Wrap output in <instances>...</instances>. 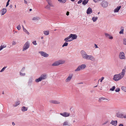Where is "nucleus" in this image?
Instances as JSON below:
<instances>
[{
  "label": "nucleus",
  "mask_w": 126,
  "mask_h": 126,
  "mask_svg": "<svg viewBox=\"0 0 126 126\" xmlns=\"http://www.w3.org/2000/svg\"><path fill=\"white\" fill-rule=\"evenodd\" d=\"M125 73V69H123L121 73L114 76L113 79L116 81H117L121 79L124 77Z\"/></svg>",
  "instance_id": "obj_1"
},
{
  "label": "nucleus",
  "mask_w": 126,
  "mask_h": 126,
  "mask_svg": "<svg viewBox=\"0 0 126 126\" xmlns=\"http://www.w3.org/2000/svg\"><path fill=\"white\" fill-rule=\"evenodd\" d=\"M30 46V43L28 41H27L24 45L22 49V51H24L27 49Z\"/></svg>",
  "instance_id": "obj_2"
},
{
  "label": "nucleus",
  "mask_w": 126,
  "mask_h": 126,
  "mask_svg": "<svg viewBox=\"0 0 126 126\" xmlns=\"http://www.w3.org/2000/svg\"><path fill=\"white\" fill-rule=\"evenodd\" d=\"M48 4L45 7V8L48 10L50 9V6H53V5L51 3V0H46Z\"/></svg>",
  "instance_id": "obj_3"
},
{
  "label": "nucleus",
  "mask_w": 126,
  "mask_h": 126,
  "mask_svg": "<svg viewBox=\"0 0 126 126\" xmlns=\"http://www.w3.org/2000/svg\"><path fill=\"white\" fill-rule=\"evenodd\" d=\"M65 62L64 61L60 60L56 61L53 63L52 65L53 66H54L59 65L60 64L63 63Z\"/></svg>",
  "instance_id": "obj_4"
},
{
  "label": "nucleus",
  "mask_w": 126,
  "mask_h": 126,
  "mask_svg": "<svg viewBox=\"0 0 126 126\" xmlns=\"http://www.w3.org/2000/svg\"><path fill=\"white\" fill-rule=\"evenodd\" d=\"M116 116L118 118H126V114L124 115L120 112H118L116 113Z\"/></svg>",
  "instance_id": "obj_5"
},
{
  "label": "nucleus",
  "mask_w": 126,
  "mask_h": 126,
  "mask_svg": "<svg viewBox=\"0 0 126 126\" xmlns=\"http://www.w3.org/2000/svg\"><path fill=\"white\" fill-rule=\"evenodd\" d=\"M86 67V65L85 64H82L81 65L79 66L77 69L75 70V71H78L81 69H84Z\"/></svg>",
  "instance_id": "obj_6"
},
{
  "label": "nucleus",
  "mask_w": 126,
  "mask_h": 126,
  "mask_svg": "<svg viewBox=\"0 0 126 126\" xmlns=\"http://www.w3.org/2000/svg\"><path fill=\"white\" fill-rule=\"evenodd\" d=\"M80 53L82 58L83 59H86L88 55L87 54L85 51L84 50H82L81 51Z\"/></svg>",
  "instance_id": "obj_7"
},
{
  "label": "nucleus",
  "mask_w": 126,
  "mask_h": 126,
  "mask_svg": "<svg viewBox=\"0 0 126 126\" xmlns=\"http://www.w3.org/2000/svg\"><path fill=\"white\" fill-rule=\"evenodd\" d=\"M119 58L121 59H125L126 58L124 53L122 51L120 52L119 55Z\"/></svg>",
  "instance_id": "obj_8"
},
{
  "label": "nucleus",
  "mask_w": 126,
  "mask_h": 126,
  "mask_svg": "<svg viewBox=\"0 0 126 126\" xmlns=\"http://www.w3.org/2000/svg\"><path fill=\"white\" fill-rule=\"evenodd\" d=\"M73 75V74H69L68 77L65 80V82H68L70 81L71 79L72 78Z\"/></svg>",
  "instance_id": "obj_9"
},
{
  "label": "nucleus",
  "mask_w": 126,
  "mask_h": 126,
  "mask_svg": "<svg viewBox=\"0 0 126 126\" xmlns=\"http://www.w3.org/2000/svg\"><path fill=\"white\" fill-rule=\"evenodd\" d=\"M41 55L45 57H47L49 55L43 51H39L38 52Z\"/></svg>",
  "instance_id": "obj_10"
},
{
  "label": "nucleus",
  "mask_w": 126,
  "mask_h": 126,
  "mask_svg": "<svg viewBox=\"0 0 126 126\" xmlns=\"http://www.w3.org/2000/svg\"><path fill=\"white\" fill-rule=\"evenodd\" d=\"M109 101V99L106 98L104 97H101L99 98L98 101L100 102L103 101L104 102H107Z\"/></svg>",
  "instance_id": "obj_11"
},
{
  "label": "nucleus",
  "mask_w": 126,
  "mask_h": 126,
  "mask_svg": "<svg viewBox=\"0 0 126 126\" xmlns=\"http://www.w3.org/2000/svg\"><path fill=\"white\" fill-rule=\"evenodd\" d=\"M101 6L103 8H106L108 5V3L106 1L104 0L101 4Z\"/></svg>",
  "instance_id": "obj_12"
},
{
  "label": "nucleus",
  "mask_w": 126,
  "mask_h": 126,
  "mask_svg": "<svg viewBox=\"0 0 126 126\" xmlns=\"http://www.w3.org/2000/svg\"><path fill=\"white\" fill-rule=\"evenodd\" d=\"M86 60H90L92 61H94L95 60V59L93 56L88 55Z\"/></svg>",
  "instance_id": "obj_13"
},
{
  "label": "nucleus",
  "mask_w": 126,
  "mask_h": 126,
  "mask_svg": "<svg viewBox=\"0 0 126 126\" xmlns=\"http://www.w3.org/2000/svg\"><path fill=\"white\" fill-rule=\"evenodd\" d=\"M60 114L64 117H67L69 116L70 113L67 112H64L63 113H60Z\"/></svg>",
  "instance_id": "obj_14"
},
{
  "label": "nucleus",
  "mask_w": 126,
  "mask_h": 126,
  "mask_svg": "<svg viewBox=\"0 0 126 126\" xmlns=\"http://www.w3.org/2000/svg\"><path fill=\"white\" fill-rule=\"evenodd\" d=\"M70 37L72 38V39L74 40L76 39L77 37V36L75 34H71L69 36Z\"/></svg>",
  "instance_id": "obj_15"
},
{
  "label": "nucleus",
  "mask_w": 126,
  "mask_h": 126,
  "mask_svg": "<svg viewBox=\"0 0 126 126\" xmlns=\"http://www.w3.org/2000/svg\"><path fill=\"white\" fill-rule=\"evenodd\" d=\"M50 102L55 104H59L60 102L56 100H51L49 101Z\"/></svg>",
  "instance_id": "obj_16"
},
{
  "label": "nucleus",
  "mask_w": 126,
  "mask_h": 126,
  "mask_svg": "<svg viewBox=\"0 0 126 126\" xmlns=\"http://www.w3.org/2000/svg\"><path fill=\"white\" fill-rule=\"evenodd\" d=\"M41 80L45 79L47 78V75L45 74H42L40 77Z\"/></svg>",
  "instance_id": "obj_17"
},
{
  "label": "nucleus",
  "mask_w": 126,
  "mask_h": 126,
  "mask_svg": "<svg viewBox=\"0 0 126 126\" xmlns=\"http://www.w3.org/2000/svg\"><path fill=\"white\" fill-rule=\"evenodd\" d=\"M117 121H113L112 120L110 123V124L114 126H116L117 125Z\"/></svg>",
  "instance_id": "obj_18"
},
{
  "label": "nucleus",
  "mask_w": 126,
  "mask_h": 126,
  "mask_svg": "<svg viewBox=\"0 0 126 126\" xmlns=\"http://www.w3.org/2000/svg\"><path fill=\"white\" fill-rule=\"evenodd\" d=\"M71 38L70 37V36H69L68 37H67L65 38L64 39V41H65L66 42H70V41H72V40H73L72 39H69Z\"/></svg>",
  "instance_id": "obj_19"
},
{
  "label": "nucleus",
  "mask_w": 126,
  "mask_h": 126,
  "mask_svg": "<svg viewBox=\"0 0 126 126\" xmlns=\"http://www.w3.org/2000/svg\"><path fill=\"white\" fill-rule=\"evenodd\" d=\"M92 12V9L90 7H89L87 11V14H90Z\"/></svg>",
  "instance_id": "obj_20"
},
{
  "label": "nucleus",
  "mask_w": 126,
  "mask_h": 126,
  "mask_svg": "<svg viewBox=\"0 0 126 126\" xmlns=\"http://www.w3.org/2000/svg\"><path fill=\"white\" fill-rule=\"evenodd\" d=\"M63 125L64 126H71L72 125L71 124L69 123L67 121L64 122L63 123Z\"/></svg>",
  "instance_id": "obj_21"
},
{
  "label": "nucleus",
  "mask_w": 126,
  "mask_h": 126,
  "mask_svg": "<svg viewBox=\"0 0 126 126\" xmlns=\"http://www.w3.org/2000/svg\"><path fill=\"white\" fill-rule=\"evenodd\" d=\"M33 79L32 78H30L29 80L28 83L29 85L31 86L32 83V82Z\"/></svg>",
  "instance_id": "obj_22"
},
{
  "label": "nucleus",
  "mask_w": 126,
  "mask_h": 126,
  "mask_svg": "<svg viewBox=\"0 0 126 126\" xmlns=\"http://www.w3.org/2000/svg\"><path fill=\"white\" fill-rule=\"evenodd\" d=\"M121 8V6H118L114 10V13L118 12L119 10Z\"/></svg>",
  "instance_id": "obj_23"
},
{
  "label": "nucleus",
  "mask_w": 126,
  "mask_h": 126,
  "mask_svg": "<svg viewBox=\"0 0 126 126\" xmlns=\"http://www.w3.org/2000/svg\"><path fill=\"white\" fill-rule=\"evenodd\" d=\"M28 108L26 107L25 106H23L21 108V110L23 112L26 111L27 110Z\"/></svg>",
  "instance_id": "obj_24"
},
{
  "label": "nucleus",
  "mask_w": 126,
  "mask_h": 126,
  "mask_svg": "<svg viewBox=\"0 0 126 126\" xmlns=\"http://www.w3.org/2000/svg\"><path fill=\"white\" fill-rule=\"evenodd\" d=\"M105 35L106 37H109V39H113V37L112 36H110V35L109 34L107 33H105Z\"/></svg>",
  "instance_id": "obj_25"
},
{
  "label": "nucleus",
  "mask_w": 126,
  "mask_h": 126,
  "mask_svg": "<svg viewBox=\"0 0 126 126\" xmlns=\"http://www.w3.org/2000/svg\"><path fill=\"white\" fill-rule=\"evenodd\" d=\"M40 19L39 17L38 16H36L33 17L32 19V20H33L38 21Z\"/></svg>",
  "instance_id": "obj_26"
},
{
  "label": "nucleus",
  "mask_w": 126,
  "mask_h": 126,
  "mask_svg": "<svg viewBox=\"0 0 126 126\" xmlns=\"http://www.w3.org/2000/svg\"><path fill=\"white\" fill-rule=\"evenodd\" d=\"M2 11V15H4L5 14L7 11L6 9V8H3L1 11Z\"/></svg>",
  "instance_id": "obj_27"
},
{
  "label": "nucleus",
  "mask_w": 126,
  "mask_h": 126,
  "mask_svg": "<svg viewBox=\"0 0 126 126\" xmlns=\"http://www.w3.org/2000/svg\"><path fill=\"white\" fill-rule=\"evenodd\" d=\"M89 1V0H84L82 2V4L84 5H85L87 4Z\"/></svg>",
  "instance_id": "obj_28"
},
{
  "label": "nucleus",
  "mask_w": 126,
  "mask_h": 126,
  "mask_svg": "<svg viewBox=\"0 0 126 126\" xmlns=\"http://www.w3.org/2000/svg\"><path fill=\"white\" fill-rule=\"evenodd\" d=\"M20 104V102L19 101H18L16 102L15 104L13 105V106L14 107H16L19 105Z\"/></svg>",
  "instance_id": "obj_29"
},
{
  "label": "nucleus",
  "mask_w": 126,
  "mask_h": 126,
  "mask_svg": "<svg viewBox=\"0 0 126 126\" xmlns=\"http://www.w3.org/2000/svg\"><path fill=\"white\" fill-rule=\"evenodd\" d=\"M98 19V17L94 16L92 18V19L94 22L96 21Z\"/></svg>",
  "instance_id": "obj_30"
},
{
  "label": "nucleus",
  "mask_w": 126,
  "mask_h": 126,
  "mask_svg": "<svg viewBox=\"0 0 126 126\" xmlns=\"http://www.w3.org/2000/svg\"><path fill=\"white\" fill-rule=\"evenodd\" d=\"M42 80L40 77L38 79H35V82H38L40 81H41Z\"/></svg>",
  "instance_id": "obj_31"
},
{
  "label": "nucleus",
  "mask_w": 126,
  "mask_h": 126,
  "mask_svg": "<svg viewBox=\"0 0 126 126\" xmlns=\"http://www.w3.org/2000/svg\"><path fill=\"white\" fill-rule=\"evenodd\" d=\"M121 30L120 32L119 33L120 34H123L124 33V27H121Z\"/></svg>",
  "instance_id": "obj_32"
},
{
  "label": "nucleus",
  "mask_w": 126,
  "mask_h": 126,
  "mask_svg": "<svg viewBox=\"0 0 126 126\" xmlns=\"http://www.w3.org/2000/svg\"><path fill=\"white\" fill-rule=\"evenodd\" d=\"M44 34L46 35H48L49 34L48 31H44Z\"/></svg>",
  "instance_id": "obj_33"
},
{
  "label": "nucleus",
  "mask_w": 126,
  "mask_h": 126,
  "mask_svg": "<svg viewBox=\"0 0 126 126\" xmlns=\"http://www.w3.org/2000/svg\"><path fill=\"white\" fill-rule=\"evenodd\" d=\"M58 0L60 2L63 3H64L66 1V0Z\"/></svg>",
  "instance_id": "obj_34"
},
{
  "label": "nucleus",
  "mask_w": 126,
  "mask_h": 126,
  "mask_svg": "<svg viewBox=\"0 0 126 126\" xmlns=\"http://www.w3.org/2000/svg\"><path fill=\"white\" fill-rule=\"evenodd\" d=\"M122 90L126 92V87L125 86H122L121 88Z\"/></svg>",
  "instance_id": "obj_35"
},
{
  "label": "nucleus",
  "mask_w": 126,
  "mask_h": 126,
  "mask_svg": "<svg viewBox=\"0 0 126 126\" xmlns=\"http://www.w3.org/2000/svg\"><path fill=\"white\" fill-rule=\"evenodd\" d=\"M23 31L24 32H25L28 35L29 34V33L28 32V31L26 29H24Z\"/></svg>",
  "instance_id": "obj_36"
},
{
  "label": "nucleus",
  "mask_w": 126,
  "mask_h": 126,
  "mask_svg": "<svg viewBox=\"0 0 126 126\" xmlns=\"http://www.w3.org/2000/svg\"><path fill=\"white\" fill-rule=\"evenodd\" d=\"M68 45V43L66 42L64 43L62 45V47H63L64 46H67Z\"/></svg>",
  "instance_id": "obj_37"
},
{
  "label": "nucleus",
  "mask_w": 126,
  "mask_h": 126,
  "mask_svg": "<svg viewBox=\"0 0 126 126\" xmlns=\"http://www.w3.org/2000/svg\"><path fill=\"white\" fill-rule=\"evenodd\" d=\"M115 86H113L112 87V88L110 89V91H113L114 90V89H115Z\"/></svg>",
  "instance_id": "obj_38"
},
{
  "label": "nucleus",
  "mask_w": 126,
  "mask_h": 126,
  "mask_svg": "<svg viewBox=\"0 0 126 126\" xmlns=\"http://www.w3.org/2000/svg\"><path fill=\"white\" fill-rule=\"evenodd\" d=\"M7 67L6 66L4 67H3L0 71V72H3L4 70H5V68Z\"/></svg>",
  "instance_id": "obj_39"
},
{
  "label": "nucleus",
  "mask_w": 126,
  "mask_h": 126,
  "mask_svg": "<svg viewBox=\"0 0 126 126\" xmlns=\"http://www.w3.org/2000/svg\"><path fill=\"white\" fill-rule=\"evenodd\" d=\"M123 43L125 45H126V39L125 38L123 40Z\"/></svg>",
  "instance_id": "obj_40"
},
{
  "label": "nucleus",
  "mask_w": 126,
  "mask_h": 126,
  "mask_svg": "<svg viewBox=\"0 0 126 126\" xmlns=\"http://www.w3.org/2000/svg\"><path fill=\"white\" fill-rule=\"evenodd\" d=\"M25 73H22L21 72H20V75L21 76H24L25 75Z\"/></svg>",
  "instance_id": "obj_41"
},
{
  "label": "nucleus",
  "mask_w": 126,
  "mask_h": 126,
  "mask_svg": "<svg viewBox=\"0 0 126 126\" xmlns=\"http://www.w3.org/2000/svg\"><path fill=\"white\" fill-rule=\"evenodd\" d=\"M17 28L18 30H20L21 29V26L19 25H18L17 27Z\"/></svg>",
  "instance_id": "obj_42"
},
{
  "label": "nucleus",
  "mask_w": 126,
  "mask_h": 126,
  "mask_svg": "<svg viewBox=\"0 0 126 126\" xmlns=\"http://www.w3.org/2000/svg\"><path fill=\"white\" fill-rule=\"evenodd\" d=\"M32 43L33 45H37V44L36 43V41H33V42H32Z\"/></svg>",
  "instance_id": "obj_43"
},
{
  "label": "nucleus",
  "mask_w": 126,
  "mask_h": 126,
  "mask_svg": "<svg viewBox=\"0 0 126 126\" xmlns=\"http://www.w3.org/2000/svg\"><path fill=\"white\" fill-rule=\"evenodd\" d=\"M120 91V89L119 88H117L115 90V91L116 92H119Z\"/></svg>",
  "instance_id": "obj_44"
},
{
  "label": "nucleus",
  "mask_w": 126,
  "mask_h": 126,
  "mask_svg": "<svg viewBox=\"0 0 126 126\" xmlns=\"http://www.w3.org/2000/svg\"><path fill=\"white\" fill-rule=\"evenodd\" d=\"M104 79V77H102L100 79V82H102V80H103Z\"/></svg>",
  "instance_id": "obj_45"
},
{
  "label": "nucleus",
  "mask_w": 126,
  "mask_h": 126,
  "mask_svg": "<svg viewBox=\"0 0 126 126\" xmlns=\"http://www.w3.org/2000/svg\"><path fill=\"white\" fill-rule=\"evenodd\" d=\"M25 67H23L22 69L21 70V72H23L25 69Z\"/></svg>",
  "instance_id": "obj_46"
},
{
  "label": "nucleus",
  "mask_w": 126,
  "mask_h": 126,
  "mask_svg": "<svg viewBox=\"0 0 126 126\" xmlns=\"http://www.w3.org/2000/svg\"><path fill=\"white\" fill-rule=\"evenodd\" d=\"M16 44V42L15 41H13L12 43V45H15Z\"/></svg>",
  "instance_id": "obj_47"
},
{
  "label": "nucleus",
  "mask_w": 126,
  "mask_h": 126,
  "mask_svg": "<svg viewBox=\"0 0 126 126\" xmlns=\"http://www.w3.org/2000/svg\"><path fill=\"white\" fill-rule=\"evenodd\" d=\"M108 121H106V122H104L103 123V125H105L108 122Z\"/></svg>",
  "instance_id": "obj_48"
},
{
  "label": "nucleus",
  "mask_w": 126,
  "mask_h": 126,
  "mask_svg": "<svg viewBox=\"0 0 126 126\" xmlns=\"http://www.w3.org/2000/svg\"><path fill=\"white\" fill-rule=\"evenodd\" d=\"M2 47H3V48H4L5 47H6V45H2Z\"/></svg>",
  "instance_id": "obj_49"
},
{
  "label": "nucleus",
  "mask_w": 126,
  "mask_h": 126,
  "mask_svg": "<svg viewBox=\"0 0 126 126\" xmlns=\"http://www.w3.org/2000/svg\"><path fill=\"white\" fill-rule=\"evenodd\" d=\"M3 48V47H2V45H1L0 47V51Z\"/></svg>",
  "instance_id": "obj_50"
},
{
  "label": "nucleus",
  "mask_w": 126,
  "mask_h": 126,
  "mask_svg": "<svg viewBox=\"0 0 126 126\" xmlns=\"http://www.w3.org/2000/svg\"><path fill=\"white\" fill-rule=\"evenodd\" d=\"M24 3L26 4H27V2L26 0H24Z\"/></svg>",
  "instance_id": "obj_51"
},
{
  "label": "nucleus",
  "mask_w": 126,
  "mask_h": 126,
  "mask_svg": "<svg viewBox=\"0 0 126 126\" xmlns=\"http://www.w3.org/2000/svg\"><path fill=\"white\" fill-rule=\"evenodd\" d=\"M9 5V2H7L6 4V7H7L8 6V5Z\"/></svg>",
  "instance_id": "obj_52"
},
{
  "label": "nucleus",
  "mask_w": 126,
  "mask_h": 126,
  "mask_svg": "<svg viewBox=\"0 0 126 126\" xmlns=\"http://www.w3.org/2000/svg\"><path fill=\"white\" fill-rule=\"evenodd\" d=\"M69 12L68 11L66 13V15L67 16H68L69 15Z\"/></svg>",
  "instance_id": "obj_53"
},
{
  "label": "nucleus",
  "mask_w": 126,
  "mask_h": 126,
  "mask_svg": "<svg viewBox=\"0 0 126 126\" xmlns=\"http://www.w3.org/2000/svg\"><path fill=\"white\" fill-rule=\"evenodd\" d=\"M118 126H124L123 124H121L119 125Z\"/></svg>",
  "instance_id": "obj_54"
},
{
  "label": "nucleus",
  "mask_w": 126,
  "mask_h": 126,
  "mask_svg": "<svg viewBox=\"0 0 126 126\" xmlns=\"http://www.w3.org/2000/svg\"><path fill=\"white\" fill-rule=\"evenodd\" d=\"M95 48H97L98 47L97 46V45H96V44H95Z\"/></svg>",
  "instance_id": "obj_55"
},
{
  "label": "nucleus",
  "mask_w": 126,
  "mask_h": 126,
  "mask_svg": "<svg viewBox=\"0 0 126 126\" xmlns=\"http://www.w3.org/2000/svg\"><path fill=\"white\" fill-rule=\"evenodd\" d=\"M93 1L95 2H97L98 1V0H93Z\"/></svg>",
  "instance_id": "obj_56"
},
{
  "label": "nucleus",
  "mask_w": 126,
  "mask_h": 126,
  "mask_svg": "<svg viewBox=\"0 0 126 126\" xmlns=\"http://www.w3.org/2000/svg\"><path fill=\"white\" fill-rule=\"evenodd\" d=\"M12 124L13 126H14L15 125V124L13 122H12Z\"/></svg>",
  "instance_id": "obj_57"
},
{
  "label": "nucleus",
  "mask_w": 126,
  "mask_h": 126,
  "mask_svg": "<svg viewBox=\"0 0 126 126\" xmlns=\"http://www.w3.org/2000/svg\"><path fill=\"white\" fill-rule=\"evenodd\" d=\"M124 69H125V70H126V66L125 67Z\"/></svg>",
  "instance_id": "obj_58"
},
{
  "label": "nucleus",
  "mask_w": 126,
  "mask_h": 126,
  "mask_svg": "<svg viewBox=\"0 0 126 126\" xmlns=\"http://www.w3.org/2000/svg\"><path fill=\"white\" fill-rule=\"evenodd\" d=\"M10 7L11 8H12V5H11L10 6Z\"/></svg>",
  "instance_id": "obj_59"
},
{
  "label": "nucleus",
  "mask_w": 126,
  "mask_h": 126,
  "mask_svg": "<svg viewBox=\"0 0 126 126\" xmlns=\"http://www.w3.org/2000/svg\"><path fill=\"white\" fill-rule=\"evenodd\" d=\"M22 26V27H23V30H24V29H25V28H24V27L23 26V25Z\"/></svg>",
  "instance_id": "obj_60"
},
{
  "label": "nucleus",
  "mask_w": 126,
  "mask_h": 126,
  "mask_svg": "<svg viewBox=\"0 0 126 126\" xmlns=\"http://www.w3.org/2000/svg\"><path fill=\"white\" fill-rule=\"evenodd\" d=\"M32 9H30L29 10V11H32Z\"/></svg>",
  "instance_id": "obj_61"
},
{
  "label": "nucleus",
  "mask_w": 126,
  "mask_h": 126,
  "mask_svg": "<svg viewBox=\"0 0 126 126\" xmlns=\"http://www.w3.org/2000/svg\"><path fill=\"white\" fill-rule=\"evenodd\" d=\"M43 38H43V36L41 37V39H43Z\"/></svg>",
  "instance_id": "obj_62"
},
{
  "label": "nucleus",
  "mask_w": 126,
  "mask_h": 126,
  "mask_svg": "<svg viewBox=\"0 0 126 126\" xmlns=\"http://www.w3.org/2000/svg\"><path fill=\"white\" fill-rule=\"evenodd\" d=\"M97 86V85H96V86H94V87H96Z\"/></svg>",
  "instance_id": "obj_63"
},
{
  "label": "nucleus",
  "mask_w": 126,
  "mask_h": 126,
  "mask_svg": "<svg viewBox=\"0 0 126 126\" xmlns=\"http://www.w3.org/2000/svg\"><path fill=\"white\" fill-rule=\"evenodd\" d=\"M10 1V0H8V1L7 2H9Z\"/></svg>",
  "instance_id": "obj_64"
}]
</instances>
